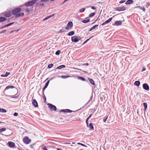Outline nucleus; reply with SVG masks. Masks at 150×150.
<instances>
[{"label":"nucleus","mask_w":150,"mask_h":150,"mask_svg":"<svg viewBox=\"0 0 150 150\" xmlns=\"http://www.w3.org/2000/svg\"><path fill=\"white\" fill-rule=\"evenodd\" d=\"M122 24V21H116L115 22L114 25H120Z\"/></svg>","instance_id":"obj_14"},{"label":"nucleus","mask_w":150,"mask_h":150,"mask_svg":"<svg viewBox=\"0 0 150 150\" xmlns=\"http://www.w3.org/2000/svg\"><path fill=\"white\" fill-rule=\"evenodd\" d=\"M14 23V22H12V23H9L8 24H7L8 25H7L8 26H10L11 25L13 24Z\"/></svg>","instance_id":"obj_48"},{"label":"nucleus","mask_w":150,"mask_h":150,"mask_svg":"<svg viewBox=\"0 0 150 150\" xmlns=\"http://www.w3.org/2000/svg\"><path fill=\"white\" fill-rule=\"evenodd\" d=\"M50 80L48 81L45 83V84L42 89V93L44 92L45 89L47 87L49 83Z\"/></svg>","instance_id":"obj_12"},{"label":"nucleus","mask_w":150,"mask_h":150,"mask_svg":"<svg viewBox=\"0 0 150 150\" xmlns=\"http://www.w3.org/2000/svg\"><path fill=\"white\" fill-rule=\"evenodd\" d=\"M49 107L50 108L51 110L56 111L57 108L56 106L51 104H48Z\"/></svg>","instance_id":"obj_6"},{"label":"nucleus","mask_w":150,"mask_h":150,"mask_svg":"<svg viewBox=\"0 0 150 150\" xmlns=\"http://www.w3.org/2000/svg\"><path fill=\"white\" fill-rule=\"evenodd\" d=\"M85 10V8H83L81 9L79 11L80 13L83 12Z\"/></svg>","instance_id":"obj_39"},{"label":"nucleus","mask_w":150,"mask_h":150,"mask_svg":"<svg viewBox=\"0 0 150 150\" xmlns=\"http://www.w3.org/2000/svg\"><path fill=\"white\" fill-rule=\"evenodd\" d=\"M54 14H52V15L49 16V18H51V17H53V16H54Z\"/></svg>","instance_id":"obj_61"},{"label":"nucleus","mask_w":150,"mask_h":150,"mask_svg":"<svg viewBox=\"0 0 150 150\" xmlns=\"http://www.w3.org/2000/svg\"><path fill=\"white\" fill-rule=\"evenodd\" d=\"M18 113L17 112H15L13 114V115L15 116H17L18 115Z\"/></svg>","instance_id":"obj_55"},{"label":"nucleus","mask_w":150,"mask_h":150,"mask_svg":"<svg viewBox=\"0 0 150 150\" xmlns=\"http://www.w3.org/2000/svg\"><path fill=\"white\" fill-rule=\"evenodd\" d=\"M95 13L94 12L92 13L89 15V17H91L94 16Z\"/></svg>","instance_id":"obj_40"},{"label":"nucleus","mask_w":150,"mask_h":150,"mask_svg":"<svg viewBox=\"0 0 150 150\" xmlns=\"http://www.w3.org/2000/svg\"><path fill=\"white\" fill-rule=\"evenodd\" d=\"M89 127L91 129L93 130L94 129V127L93 125V124L91 123H90L89 124Z\"/></svg>","instance_id":"obj_29"},{"label":"nucleus","mask_w":150,"mask_h":150,"mask_svg":"<svg viewBox=\"0 0 150 150\" xmlns=\"http://www.w3.org/2000/svg\"><path fill=\"white\" fill-rule=\"evenodd\" d=\"M134 1L133 0H128L125 2V4L127 5L129 4L134 3Z\"/></svg>","instance_id":"obj_16"},{"label":"nucleus","mask_w":150,"mask_h":150,"mask_svg":"<svg viewBox=\"0 0 150 150\" xmlns=\"http://www.w3.org/2000/svg\"><path fill=\"white\" fill-rule=\"evenodd\" d=\"M66 67V66L65 65H60L58 67H57V68L55 69H61L63 68H64Z\"/></svg>","instance_id":"obj_19"},{"label":"nucleus","mask_w":150,"mask_h":150,"mask_svg":"<svg viewBox=\"0 0 150 150\" xmlns=\"http://www.w3.org/2000/svg\"><path fill=\"white\" fill-rule=\"evenodd\" d=\"M91 8L93 10H95L96 9V7L94 6H92L91 7Z\"/></svg>","instance_id":"obj_60"},{"label":"nucleus","mask_w":150,"mask_h":150,"mask_svg":"<svg viewBox=\"0 0 150 150\" xmlns=\"http://www.w3.org/2000/svg\"><path fill=\"white\" fill-rule=\"evenodd\" d=\"M98 25H96L93 26L92 28V29L93 30L94 29H95L97 27H98Z\"/></svg>","instance_id":"obj_44"},{"label":"nucleus","mask_w":150,"mask_h":150,"mask_svg":"<svg viewBox=\"0 0 150 150\" xmlns=\"http://www.w3.org/2000/svg\"><path fill=\"white\" fill-rule=\"evenodd\" d=\"M93 98V95H92L91 96L90 98V100H89L88 102L87 103H86V104H88L89 102H90V101L92 99V98Z\"/></svg>","instance_id":"obj_43"},{"label":"nucleus","mask_w":150,"mask_h":150,"mask_svg":"<svg viewBox=\"0 0 150 150\" xmlns=\"http://www.w3.org/2000/svg\"><path fill=\"white\" fill-rule=\"evenodd\" d=\"M15 144L12 142H8V146L10 147H13L15 146Z\"/></svg>","instance_id":"obj_11"},{"label":"nucleus","mask_w":150,"mask_h":150,"mask_svg":"<svg viewBox=\"0 0 150 150\" xmlns=\"http://www.w3.org/2000/svg\"><path fill=\"white\" fill-rule=\"evenodd\" d=\"M6 129L5 128H2L0 129V132H2L6 130Z\"/></svg>","instance_id":"obj_38"},{"label":"nucleus","mask_w":150,"mask_h":150,"mask_svg":"<svg viewBox=\"0 0 150 150\" xmlns=\"http://www.w3.org/2000/svg\"><path fill=\"white\" fill-rule=\"evenodd\" d=\"M135 8H140V9L142 10L143 11H144L145 10V9L144 6L141 7L140 6H138L135 7Z\"/></svg>","instance_id":"obj_22"},{"label":"nucleus","mask_w":150,"mask_h":150,"mask_svg":"<svg viewBox=\"0 0 150 150\" xmlns=\"http://www.w3.org/2000/svg\"><path fill=\"white\" fill-rule=\"evenodd\" d=\"M6 31V30H4L2 31H1L0 32V34H1L2 33H5Z\"/></svg>","instance_id":"obj_49"},{"label":"nucleus","mask_w":150,"mask_h":150,"mask_svg":"<svg viewBox=\"0 0 150 150\" xmlns=\"http://www.w3.org/2000/svg\"><path fill=\"white\" fill-rule=\"evenodd\" d=\"M73 26V24L72 22L70 21L68 23L65 28L67 30L70 29Z\"/></svg>","instance_id":"obj_5"},{"label":"nucleus","mask_w":150,"mask_h":150,"mask_svg":"<svg viewBox=\"0 0 150 150\" xmlns=\"http://www.w3.org/2000/svg\"><path fill=\"white\" fill-rule=\"evenodd\" d=\"M93 37V36H92L90 38H89L88 39H87V40H86L83 43V45H84L85 43H86L91 38H92Z\"/></svg>","instance_id":"obj_33"},{"label":"nucleus","mask_w":150,"mask_h":150,"mask_svg":"<svg viewBox=\"0 0 150 150\" xmlns=\"http://www.w3.org/2000/svg\"><path fill=\"white\" fill-rule=\"evenodd\" d=\"M88 79L90 83L93 85L94 86L95 85L94 82L93 80L91 78H88Z\"/></svg>","instance_id":"obj_18"},{"label":"nucleus","mask_w":150,"mask_h":150,"mask_svg":"<svg viewBox=\"0 0 150 150\" xmlns=\"http://www.w3.org/2000/svg\"><path fill=\"white\" fill-rule=\"evenodd\" d=\"M90 21L89 19H87V20H84L82 21V22L83 23H86L89 22Z\"/></svg>","instance_id":"obj_26"},{"label":"nucleus","mask_w":150,"mask_h":150,"mask_svg":"<svg viewBox=\"0 0 150 150\" xmlns=\"http://www.w3.org/2000/svg\"><path fill=\"white\" fill-rule=\"evenodd\" d=\"M53 66V64H51L48 65V68H52Z\"/></svg>","instance_id":"obj_41"},{"label":"nucleus","mask_w":150,"mask_h":150,"mask_svg":"<svg viewBox=\"0 0 150 150\" xmlns=\"http://www.w3.org/2000/svg\"><path fill=\"white\" fill-rule=\"evenodd\" d=\"M11 15V13L10 12L6 13L4 16L6 17H10Z\"/></svg>","instance_id":"obj_15"},{"label":"nucleus","mask_w":150,"mask_h":150,"mask_svg":"<svg viewBox=\"0 0 150 150\" xmlns=\"http://www.w3.org/2000/svg\"><path fill=\"white\" fill-rule=\"evenodd\" d=\"M14 88V86H13L11 85L9 86H7L5 88V90H8L9 88Z\"/></svg>","instance_id":"obj_21"},{"label":"nucleus","mask_w":150,"mask_h":150,"mask_svg":"<svg viewBox=\"0 0 150 150\" xmlns=\"http://www.w3.org/2000/svg\"><path fill=\"white\" fill-rule=\"evenodd\" d=\"M108 116L104 117L103 120V122H105L106 121L107 119H108Z\"/></svg>","instance_id":"obj_36"},{"label":"nucleus","mask_w":150,"mask_h":150,"mask_svg":"<svg viewBox=\"0 0 150 150\" xmlns=\"http://www.w3.org/2000/svg\"><path fill=\"white\" fill-rule=\"evenodd\" d=\"M21 11V9L20 8H16L12 11L13 15H15V17L17 18L20 17H23L24 15V13H19Z\"/></svg>","instance_id":"obj_1"},{"label":"nucleus","mask_w":150,"mask_h":150,"mask_svg":"<svg viewBox=\"0 0 150 150\" xmlns=\"http://www.w3.org/2000/svg\"><path fill=\"white\" fill-rule=\"evenodd\" d=\"M42 2H41V1H40V5L42 6H43L44 5V4L43 3H42Z\"/></svg>","instance_id":"obj_51"},{"label":"nucleus","mask_w":150,"mask_h":150,"mask_svg":"<svg viewBox=\"0 0 150 150\" xmlns=\"http://www.w3.org/2000/svg\"><path fill=\"white\" fill-rule=\"evenodd\" d=\"M143 105L144 107V110H145L147 108V104L146 103H143Z\"/></svg>","instance_id":"obj_30"},{"label":"nucleus","mask_w":150,"mask_h":150,"mask_svg":"<svg viewBox=\"0 0 150 150\" xmlns=\"http://www.w3.org/2000/svg\"><path fill=\"white\" fill-rule=\"evenodd\" d=\"M49 16H48V17H46V18H45L44 19H43V20L44 21H45L46 20H47V19H48L49 18Z\"/></svg>","instance_id":"obj_54"},{"label":"nucleus","mask_w":150,"mask_h":150,"mask_svg":"<svg viewBox=\"0 0 150 150\" xmlns=\"http://www.w3.org/2000/svg\"><path fill=\"white\" fill-rule=\"evenodd\" d=\"M143 89L146 91L149 90V86L146 83H145L143 85Z\"/></svg>","instance_id":"obj_8"},{"label":"nucleus","mask_w":150,"mask_h":150,"mask_svg":"<svg viewBox=\"0 0 150 150\" xmlns=\"http://www.w3.org/2000/svg\"><path fill=\"white\" fill-rule=\"evenodd\" d=\"M67 112L71 113V112H75L74 111H72V110H69V109H67Z\"/></svg>","instance_id":"obj_45"},{"label":"nucleus","mask_w":150,"mask_h":150,"mask_svg":"<svg viewBox=\"0 0 150 150\" xmlns=\"http://www.w3.org/2000/svg\"><path fill=\"white\" fill-rule=\"evenodd\" d=\"M78 144H79V145H81L82 146H85V145L84 144H81V143H78Z\"/></svg>","instance_id":"obj_59"},{"label":"nucleus","mask_w":150,"mask_h":150,"mask_svg":"<svg viewBox=\"0 0 150 150\" xmlns=\"http://www.w3.org/2000/svg\"><path fill=\"white\" fill-rule=\"evenodd\" d=\"M6 112V110L4 109L0 108V112L5 113Z\"/></svg>","instance_id":"obj_31"},{"label":"nucleus","mask_w":150,"mask_h":150,"mask_svg":"<svg viewBox=\"0 0 150 150\" xmlns=\"http://www.w3.org/2000/svg\"><path fill=\"white\" fill-rule=\"evenodd\" d=\"M6 20V18L3 17H0V22H2L5 21Z\"/></svg>","instance_id":"obj_20"},{"label":"nucleus","mask_w":150,"mask_h":150,"mask_svg":"<svg viewBox=\"0 0 150 150\" xmlns=\"http://www.w3.org/2000/svg\"><path fill=\"white\" fill-rule=\"evenodd\" d=\"M126 9L127 7L124 6L116 7L114 8L115 10L119 11H124Z\"/></svg>","instance_id":"obj_3"},{"label":"nucleus","mask_w":150,"mask_h":150,"mask_svg":"<svg viewBox=\"0 0 150 150\" xmlns=\"http://www.w3.org/2000/svg\"><path fill=\"white\" fill-rule=\"evenodd\" d=\"M71 40L72 42H77L78 40L77 38V35H74L71 37Z\"/></svg>","instance_id":"obj_7"},{"label":"nucleus","mask_w":150,"mask_h":150,"mask_svg":"<svg viewBox=\"0 0 150 150\" xmlns=\"http://www.w3.org/2000/svg\"><path fill=\"white\" fill-rule=\"evenodd\" d=\"M42 149L43 150H48L46 147L45 146H44V147H42Z\"/></svg>","instance_id":"obj_52"},{"label":"nucleus","mask_w":150,"mask_h":150,"mask_svg":"<svg viewBox=\"0 0 150 150\" xmlns=\"http://www.w3.org/2000/svg\"><path fill=\"white\" fill-rule=\"evenodd\" d=\"M30 9L29 8H28L26 10V11L27 12L29 13V12L30 11Z\"/></svg>","instance_id":"obj_46"},{"label":"nucleus","mask_w":150,"mask_h":150,"mask_svg":"<svg viewBox=\"0 0 150 150\" xmlns=\"http://www.w3.org/2000/svg\"><path fill=\"white\" fill-rule=\"evenodd\" d=\"M32 104L35 107H38V103L35 99H33L32 101Z\"/></svg>","instance_id":"obj_10"},{"label":"nucleus","mask_w":150,"mask_h":150,"mask_svg":"<svg viewBox=\"0 0 150 150\" xmlns=\"http://www.w3.org/2000/svg\"><path fill=\"white\" fill-rule=\"evenodd\" d=\"M18 95H17V94H15V95H14V96H10L12 98H18Z\"/></svg>","instance_id":"obj_27"},{"label":"nucleus","mask_w":150,"mask_h":150,"mask_svg":"<svg viewBox=\"0 0 150 150\" xmlns=\"http://www.w3.org/2000/svg\"><path fill=\"white\" fill-rule=\"evenodd\" d=\"M65 31V30L64 29H62L60 30L59 32L60 33H63Z\"/></svg>","instance_id":"obj_42"},{"label":"nucleus","mask_w":150,"mask_h":150,"mask_svg":"<svg viewBox=\"0 0 150 150\" xmlns=\"http://www.w3.org/2000/svg\"><path fill=\"white\" fill-rule=\"evenodd\" d=\"M42 95L43 96V98L44 100V102L45 103L46 101V98L44 92L42 93Z\"/></svg>","instance_id":"obj_34"},{"label":"nucleus","mask_w":150,"mask_h":150,"mask_svg":"<svg viewBox=\"0 0 150 150\" xmlns=\"http://www.w3.org/2000/svg\"><path fill=\"white\" fill-rule=\"evenodd\" d=\"M36 1L37 0H32L25 3V5L26 7L32 6L35 4Z\"/></svg>","instance_id":"obj_2"},{"label":"nucleus","mask_w":150,"mask_h":150,"mask_svg":"<svg viewBox=\"0 0 150 150\" xmlns=\"http://www.w3.org/2000/svg\"><path fill=\"white\" fill-rule=\"evenodd\" d=\"M6 135L5 136H10L12 135L13 132L10 129H8L6 132Z\"/></svg>","instance_id":"obj_9"},{"label":"nucleus","mask_w":150,"mask_h":150,"mask_svg":"<svg viewBox=\"0 0 150 150\" xmlns=\"http://www.w3.org/2000/svg\"><path fill=\"white\" fill-rule=\"evenodd\" d=\"M23 142L26 144H29L31 141L30 139H29L28 137H25L23 139Z\"/></svg>","instance_id":"obj_4"},{"label":"nucleus","mask_w":150,"mask_h":150,"mask_svg":"<svg viewBox=\"0 0 150 150\" xmlns=\"http://www.w3.org/2000/svg\"><path fill=\"white\" fill-rule=\"evenodd\" d=\"M140 82L139 81H136L134 83V85L137 86H139L140 84Z\"/></svg>","instance_id":"obj_23"},{"label":"nucleus","mask_w":150,"mask_h":150,"mask_svg":"<svg viewBox=\"0 0 150 150\" xmlns=\"http://www.w3.org/2000/svg\"><path fill=\"white\" fill-rule=\"evenodd\" d=\"M60 50H58L56 52L55 54L57 55H59L60 54Z\"/></svg>","instance_id":"obj_37"},{"label":"nucleus","mask_w":150,"mask_h":150,"mask_svg":"<svg viewBox=\"0 0 150 150\" xmlns=\"http://www.w3.org/2000/svg\"><path fill=\"white\" fill-rule=\"evenodd\" d=\"M49 0H41V2H47Z\"/></svg>","instance_id":"obj_50"},{"label":"nucleus","mask_w":150,"mask_h":150,"mask_svg":"<svg viewBox=\"0 0 150 150\" xmlns=\"http://www.w3.org/2000/svg\"><path fill=\"white\" fill-rule=\"evenodd\" d=\"M77 38H78V41L79 40H81L82 38L79 36L77 35Z\"/></svg>","instance_id":"obj_47"},{"label":"nucleus","mask_w":150,"mask_h":150,"mask_svg":"<svg viewBox=\"0 0 150 150\" xmlns=\"http://www.w3.org/2000/svg\"><path fill=\"white\" fill-rule=\"evenodd\" d=\"M34 144H32L30 145V147L31 148H34Z\"/></svg>","instance_id":"obj_56"},{"label":"nucleus","mask_w":150,"mask_h":150,"mask_svg":"<svg viewBox=\"0 0 150 150\" xmlns=\"http://www.w3.org/2000/svg\"><path fill=\"white\" fill-rule=\"evenodd\" d=\"M146 69L145 68V67L143 66V67L142 69V71H145L146 70Z\"/></svg>","instance_id":"obj_53"},{"label":"nucleus","mask_w":150,"mask_h":150,"mask_svg":"<svg viewBox=\"0 0 150 150\" xmlns=\"http://www.w3.org/2000/svg\"><path fill=\"white\" fill-rule=\"evenodd\" d=\"M89 65V64L88 63H86L85 64H82V66H88Z\"/></svg>","instance_id":"obj_58"},{"label":"nucleus","mask_w":150,"mask_h":150,"mask_svg":"<svg viewBox=\"0 0 150 150\" xmlns=\"http://www.w3.org/2000/svg\"><path fill=\"white\" fill-rule=\"evenodd\" d=\"M67 109H62V110H61L60 111V112H67Z\"/></svg>","instance_id":"obj_35"},{"label":"nucleus","mask_w":150,"mask_h":150,"mask_svg":"<svg viewBox=\"0 0 150 150\" xmlns=\"http://www.w3.org/2000/svg\"><path fill=\"white\" fill-rule=\"evenodd\" d=\"M74 32L73 31H71L69 32L67 35L69 36H71L74 35Z\"/></svg>","instance_id":"obj_24"},{"label":"nucleus","mask_w":150,"mask_h":150,"mask_svg":"<svg viewBox=\"0 0 150 150\" xmlns=\"http://www.w3.org/2000/svg\"><path fill=\"white\" fill-rule=\"evenodd\" d=\"M10 74V73L9 72H6L5 74L4 75H1V77H7L8 75Z\"/></svg>","instance_id":"obj_25"},{"label":"nucleus","mask_w":150,"mask_h":150,"mask_svg":"<svg viewBox=\"0 0 150 150\" xmlns=\"http://www.w3.org/2000/svg\"><path fill=\"white\" fill-rule=\"evenodd\" d=\"M4 28V26H1V27H0V29H3Z\"/></svg>","instance_id":"obj_63"},{"label":"nucleus","mask_w":150,"mask_h":150,"mask_svg":"<svg viewBox=\"0 0 150 150\" xmlns=\"http://www.w3.org/2000/svg\"><path fill=\"white\" fill-rule=\"evenodd\" d=\"M96 107L94 108L93 109H92L90 110V112L92 114L94 113L96 110L97 107V105L96 106Z\"/></svg>","instance_id":"obj_17"},{"label":"nucleus","mask_w":150,"mask_h":150,"mask_svg":"<svg viewBox=\"0 0 150 150\" xmlns=\"http://www.w3.org/2000/svg\"><path fill=\"white\" fill-rule=\"evenodd\" d=\"M89 119L88 118H87V119H86V122H88V120H89Z\"/></svg>","instance_id":"obj_64"},{"label":"nucleus","mask_w":150,"mask_h":150,"mask_svg":"<svg viewBox=\"0 0 150 150\" xmlns=\"http://www.w3.org/2000/svg\"><path fill=\"white\" fill-rule=\"evenodd\" d=\"M71 76L70 75H62L61 76L62 78L63 79H66L69 77H71Z\"/></svg>","instance_id":"obj_28"},{"label":"nucleus","mask_w":150,"mask_h":150,"mask_svg":"<svg viewBox=\"0 0 150 150\" xmlns=\"http://www.w3.org/2000/svg\"><path fill=\"white\" fill-rule=\"evenodd\" d=\"M112 17H111V18H109L108 20L105 21V22H104L103 23H102V24H101V25H104L105 24L108 23H109V22H110L111 21V20H112Z\"/></svg>","instance_id":"obj_13"},{"label":"nucleus","mask_w":150,"mask_h":150,"mask_svg":"<svg viewBox=\"0 0 150 150\" xmlns=\"http://www.w3.org/2000/svg\"><path fill=\"white\" fill-rule=\"evenodd\" d=\"M125 2V1L121 0V1H120L119 3H120V4H122V3H124Z\"/></svg>","instance_id":"obj_57"},{"label":"nucleus","mask_w":150,"mask_h":150,"mask_svg":"<svg viewBox=\"0 0 150 150\" xmlns=\"http://www.w3.org/2000/svg\"><path fill=\"white\" fill-rule=\"evenodd\" d=\"M92 113L91 114H90L89 116L88 117V118L90 119L91 117L92 116Z\"/></svg>","instance_id":"obj_62"},{"label":"nucleus","mask_w":150,"mask_h":150,"mask_svg":"<svg viewBox=\"0 0 150 150\" xmlns=\"http://www.w3.org/2000/svg\"><path fill=\"white\" fill-rule=\"evenodd\" d=\"M78 79L79 80H81V81H85V79L84 78L81 77V76H79L78 77Z\"/></svg>","instance_id":"obj_32"}]
</instances>
